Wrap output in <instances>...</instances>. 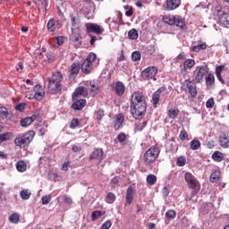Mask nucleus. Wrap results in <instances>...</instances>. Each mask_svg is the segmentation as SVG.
Masks as SVG:
<instances>
[{"label": "nucleus", "instance_id": "nucleus-1", "mask_svg": "<svg viewBox=\"0 0 229 229\" xmlns=\"http://www.w3.org/2000/svg\"><path fill=\"white\" fill-rule=\"evenodd\" d=\"M131 114L134 119H142L146 115L148 103L142 91H134L131 97Z\"/></svg>", "mask_w": 229, "mask_h": 229}, {"label": "nucleus", "instance_id": "nucleus-2", "mask_svg": "<svg viewBox=\"0 0 229 229\" xmlns=\"http://www.w3.org/2000/svg\"><path fill=\"white\" fill-rule=\"evenodd\" d=\"M47 81L50 94H59V92H62V81H64L62 72H53L52 76L47 78Z\"/></svg>", "mask_w": 229, "mask_h": 229}, {"label": "nucleus", "instance_id": "nucleus-3", "mask_svg": "<svg viewBox=\"0 0 229 229\" xmlns=\"http://www.w3.org/2000/svg\"><path fill=\"white\" fill-rule=\"evenodd\" d=\"M35 138V131H29L25 132L24 134H19L14 139V145L17 148H20L22 149V148H27V146H30L31 144V140Z\"/></svg>", "mask_w": 229, "mask_h": 229}, {"label": "nucleus", "instance_id": "nucleus-4", "mask_svg": "<svg viewBox=\"0 0 229 229\" xmlns=\"http://www.w3.org/2000/svg\"><path fill=\"white\" fill-rule=\"evenodd\" d=\"M158 155H160V149L157 146H152L148 149L144 156L143 161L146 165H150V164H154V162L158 158Z\"/></svg>", "mask_w": 229, "mask_h": 229}, {"label": "nucleus", "instance_id": "nucleus-5", "mask_svg": "<svg viewBox=\"0 0 229 229\" xmlns=\"http://www.w3.org/2000/svg\"><path fill=\"white\" fill-rule=\"evenodd\" d=\"M208 74V66L202 65L198 66L197 71L194 72V79L193 81L195 83H201L203 81V78Z\"/></svg>", "mask_w": 229, "mask_h": 229}, {"label": "nucleus", "instance_id": "nucleus-6", "mask_svg": "<svg viewBox=\"0 0 229 229\" xmlns=\"http://www.w3.org/2000/svg\"><path fill=\"white\" fill-rule=\"evenodd\" d=\"M158 73V68L155 66H148L145 70L142 71L141 76L143 80H154V81H157V74Z\"/></svg>", "mask_w": 229, "mask_h": 229}, {"label": "nucleus", "instance_id": "nucleus-7", "mask_svg": "<svg viewBox=\"0 0 229 229\" xmlns=\"http://www.w3.org/2000/svg\"><path fill=\"white\" fill-rule=\"evenodd\" d=\"M165 96H167V88L165 87H161L157 89L156 92L153 93L152 103L154 108H157L158 103H160V98H164Z\"/></svg>", "mask_w": 229, "mask_h": 229}, {"label": "nucleus", "instance_id": "nucleus-8", "mask_svg": "<svg viewBox=\"0 0 229 229\" xmlns=\"http://www.w3.org/2000/svg\"><path fill=\"white\" fill-rule=\"evenodd\" d=\"M44 96H46V91L44 90V88L40 84H37L34 87V95H30L28 97L26 96L27 99H36L37 101H40L41 99H44Z\"/></svg>", "mask_w": 229, "mask_h": 229}, {"label": "nucleus", "instance_id": "nucleus-9", "mask_svg": "<svg viewBox=\"0 0 229 229\" xmlns=\"http://www.w3.org/2000/svg\"><path fill=\"white\" fill-rule=\"evenodd\" d=\"M87 33H95V35H103L105 29L98 23L88 22L85 24Z\"/></svg>", "mask_w": 229, "mask_h": 229}, {"label": "nucleus", "instance_id": "nucleus-10", "mask_svg": "<svg viewBox=\"0 0 229 229\" xmlns=\"http://www.w3.org/2000/svg\"><path fill=\"white\" fill-rule=\"evenodd\" d=\"M196 65V61L194 59H186L182 64L180 65V72L182 76H187L188 71H191L192 67Z\"/></svg>", "mask_w": 229, "mask_h": 229}, {"label": "nucleus", "instance_id": "nucleus-11", "mask_svg": "<svg viewBox=\"0 0 229 229\" xmlns=\"http://www.w3.org/2000/svg\"><path fill=\"white\" fill-rule=\"evenodd\" d=\"M112 89L118 98H121L126 92V86H124L123 81H118L112 86Z\"/></svg>", "mask_w": 229, "mask_h": 229}, {"label": "nucleus", "instance_id": "nucleus-12", "mask_svg": "<svg viewBox=\"0 0 229 229\" xmlns=\"http://www.w3.org/2000/svg\"><path fill=\"white\" fill-rule=\"evenodd\" d=\"M184 180L191 189H196L198 185H199L198 179H196V177H194V175L189 172L184 174Z\"/></svg>", "mask_w": 229, "mask_h": 229}, {"label": "nucleus", "instance_id": "nucleus-13", "mask_svg": "<svg viewBox=\"0 0 229 229\" xmlns=\"http://www.w3.org/2000/svg\"><path fill=\"white\" fill-rule=\"evenodd\" d=\"M103 155H105L103 148H95L89 156V160H98V162H101Z\"/></svg>", "mask_w": 229, "mask_h": 229}, {"label": "nucleus", "instance_id": "nucleus-14", "mask_svg": "<svg viewBox=\"0 0 229 229\" xmlns=\"http://www.w3.org/2000/svg\"><path fill=\"white\" fill-rule=\"evenodd\" d=\"M219 145L224 149L229 148V132H223L219 137Z\"/></svg>", "mask_w": 229, "mask_h": 229}, {"label": "nucleus", "instance_id": "nucleus-15", "mask_svg": "<svg viewBox=\"0 0 229 229\" xmlns=\"http://www.w3.org/2000/svg\"><path fill=\"white\" fill-rule=\"evenodd\" d=\"M79 96H83V98H86V96H89V89L85 87L77 88L73 92L72 99H78Z\"/></svg>", "mask_w": 229, "mask_h": 229}, {"label": "nucleus", "instance_id": "nucleus-16", "mask_svg": "<svg viewBox=\"0 0 229 229\" xmlns=\"http://www.w3.org/2000/svg\"><path fill=\"white\" fill-rule=\"evenodd\" d=\"M56 28H62V24H56V20H55V18H51L47 23V31H49L50 33H55Z\"/></svg>", "mask_w": 229, "mask_h": 229}, {"label": "nucleus", "instance_id": "nucleus-17", "mask_svg": "<svg viewBox=\"0 0 229 229\" xmlns=\"http://www.w3.org/2000/svg\"><path fill=\"white\" fill-rule=\"evenodd\" d=\"M182 0H166V10L173 11L180 7Z\"/></svg>", "mask_w": 229, "mask_h": 229}, {"label": "nucleus", "instance_id": "nucleus-18", "mask_svg": "<svg viewBox=\"0 0 229 229\" xmlns=\"http://www.w3.org/2000/svg\"><path fill=\"white\" fill-rule=\"evenodd\" d=\"M87 106V100L85 99H76L75 102L72 105L73 110H83Z\"/></svg>", "mask_w": 229, "mask_h": 229}, {"label": "nucleus", "instance_id": "nucleus-19", "mask_svg": "<svg viewBox=\"0 0 229 229\" xmlns=\"http://www.w3.org/2000/svg\"><path fill=\"white\" fill-rule=\"evenodd\" d=\"M187 89L189 93L191 94V98H195L198 96V90L196 89V84L191 81H185Z\"/></svg>", "mask_w": 229, "mask_h": 229}, {"label": "nucleus", "instance_id": "nucleus-20", "mask_svg": "<svg viewBox=\"0 0 229 229\" xmlns=\"http://www.w3.org/2000/svg\"><path fill=\"white\" fill-rule=\"evenodd\" d=\"M80 69H81V64H80V62H73L71 65L70 74L71 76H76L80 72Z\"/></svg>", "mask_w": 229, "mask_h": 229}, {"label": "nucleus", "instance_id": "nucleus-21", "mask_svg": "<svg viewBox=\"0 0 229 229\" xmlns=\"http://www.w3.org/2000/svg\"><path fill=\"white\" fill-rule=\"evenodd\" d=\"M18 173H26L28 169V163L24 160H19L15 165Z\"/></svg>", "mask_w": 229, "mask_h": 229}, {"label": "nucleus", "instance_id": "nucleus-22", "mask_svg": "<svg viewBox=\"0 0 229 229\" xmlns=\"http://www.w3.org/2000/svg\"><path fill=\"white\" fill-rule=\"evenodd\" d=\"M123 123H124V114H117L114 120V130H119L121 126H123Z\"/></svg>", "mask_w": 229, "mask_h": 229}, {"label": "nucleus", "instance_id": "nucleus-23", "mask_svg": "<svg viewBox=\"0 0 229 229\" xmlns=\"http://www.w3.org/2000/svg\"><path fill=\"white\" fill-rule=\"evenodd\" d=\"M125 199L127 205H131V203H133V188L131 186L126 191Z\"/></svg>", "mask_w": 229, "mask_h": 229}, {"label": "nucleus", "instance_id": "nucleus-24", "mask_svg": "<svg viewBox=\"0 0 229 229\" xmlns=\"http://www.w3.org/2000/svg\"><path fill=\"white\" fill-rule=\"evenodd\" d=\"M81 69V72H84V74H90V72L92 71V64L89 63V61L84 60Z\"/></svg>", "mask_w": 229, "mask_h": 229}, {"label": "nucleus", "instance_id": "nucleus-25", "mask_svg": "<svg viewBox=\"0 0 229 229\" xmlns=\"http://www.w3.org/2000/svg\"><path fill=\"white\" fill-rule=\"evenodd\" d=\"M174 24L181 30H185V28H187V25L185 24V19L182 18V16H175Z\"/></svg>", "mask_w": 229, "mask_h": 229}, {"label": "nucleus", "instance_id": "nucleus-26", "mask_svg": "<svg viewBox=\"0 0 229 229\" xmlns=\"http://www.w3.org/2000/svg\"><path fill=\"white\" fill-rule=\"evenodd\" d=\"M165 223L166 225H168L169 221H173V219L176 218V211H174V209L167 210V212L165 213Z\"/></svg>", "mask_w": 229, "mask_h": 229}, {"label": "nucleus", "instance_id": "nucleus-27", "mask_svg": "<svg viewBox=\"0 0 229 229\" xmlns=\"http://www.w3.org/2000/svg\"><path fill=\"white\" fill-rule=\"evenodd\" d=\"M190 147L192 151H198V149L201 148V141H199L198 139H193L190 142Z\"/></svg>", "mask_w": 229, "mask_h": 229}, {"label": "nucleus", "instance_id": "nucleus-28", "mask_svg": "<svg viewBox=\"0 0 229 229\" xmlns=\"http://www.w3.org/2000/svg\"><path fill=\"white\" fill-rule=\"evenodd\" d=\"M214 83H216V77L214 76V73H208V75H206L207 87H214Z\"/></svg>", "mask_w": 229, "mask_h": 229}, {"label": "nucleus", "instance_id": "nucleus-29", "mask_svg": "<svg viewBox=\"0 0 229 229\" xmlns=\"http://www.w3.org/2000/svg\"><path fill=\"white\" fill-rule=\"evenodd\" d=\"M13 139V133L12 132H5L0 134V144H3V142H6V140H12Z\"/></svg>", "mask_w": 229, "mask_h": 229}, {"label": "nucleus", "instance_id": "nucleus-30", "mask_svg": "<svg viewBox=\"0 0 229 229\" xmlns=\"http://www.w3.org/2000/svg\"><path fill=\"white\" fill-rule=\"evenodd\" d=\"M175 19H176V16H174V15H170V14L165 15L163 17V21L165 24H169V26H174Z\"/></svg>", "mask_w": 229, "mask_h": 229}, {"label": "nucleus", "instance_id": "nucleus-31", "mask_svg": "<svg viewBox=\"0 0 229 229\" xmlns=\"http://www.w3.org/2000/svg\"><path fill=\"white\" fill-rule=\"evenodd\" d=\"M20 197L23 200H28V199H30V198H31V191L28 189L22 190L20 192Z\"/></svg>", "mask_w": 229, "mask_h": 229}, {"label": "nucleus", "instance_id": "nucleus-32", "mask_svg": "<svg viewBox=\"0 0 229 229\" xmlns=\"http://www.w3.org/2000/svg\"><path fill=\"white\" fill-rule=\"evenodd\" d=\"M220 178H221V172L216 170L211 174L210 182H212V183H216V182H219Z\"/></svg>", "mask_w": 229, "mask_h": 229}, {"label": "nucleus", "instance_id": "nucleus-33", "mask_svg": "<svg viewBox=\"0 0 229 229\" xmlns=\"http://www.w3.org/2000/svg\"><path fill=\"white\" fill-rule=\"evenodd\" d=\"M212 158L213 160H215V162H223V158H225V155H223V153L219 151H216L213 153Z\"/></svg>", "mask_w": 229, "mask_h": 229}, {"label": "nucleus", "instance_id": "nucleus-34", "mask_svg": "<svg viewBox=\"0 0 229 229\" xmlns=\"http://www.w3.org/2000/svg\"><path fill=\"white\" fill-rule=\"evenodd\" d=\"M208 46L206 45V43H202L197 46H193L191 47V51H194V53H199V51H203L205 49H207Z\"/></svg>", "mask_w": 229, "mask_h": 229}, {"label": "nucleus", "instance_id": "nucleus-35", "mask_svg": "<svg viewBox=\"0 0 229 229\" xmlns=\"http://www.w3.org/2000/svg\"><path fill=\"white\" fill-rule=\"evenodd\" d=\"M128 37L131 40H137L139 38V31L135 29H131L128 32Z\"/></svg>", "mask_w": 229, "mask_h": 229}, {"label": "nucleus", "instance_id": "nucleus-36", "mask_svg": "<svg viewBox=\"0 0 229 229\" xmlns=\"http://www.w3.org/2000/svg\"><path fill=\"white\" fill-rule=\"evenodd\" d=\"M71 22H72V31L74 30V28H78L80 25V20L74 16V14L70 15Z\"/></svg>", "mask_w": 229, "mask_h": 229}, {"label": "nucleus", "instance_id": "nucleus-37", "mask_svg": "<svg viewBox=\"0 0 229 229\" xmlns=\"http://www.w3.org/2000/svg\"><path fill=\"white\" fill-rule=\"evenodd\" d=\"M32 120L30 116L23 118L21 120V126L22 128H28V126H30V124L32 123Z\"/></svg>", "mask_w": 229, "mask_h": 229}, {"label": "nucleus", "instance_id": "nucleus-38", "mask_svg": "<svg viewBox=\"0 0 229 229\" xmlns=\"http://www.w3.org/2000/svg\"><path fill=\"white\" fill-rule=\"evenodd\" d=\"M219 21L225 26H229V13H224L220 16Z\"/></svg>", "mask_w": 229, "mask_h": 229}, {"label": "nucleus", "instance_id": "nucleus-39", "mask_svg": "<svg viewBox=\"0 0 229 229\" xmlns=\"http://www.w3.org/2000/svg\"><path fill=\"white\" fill-rule=\"evenodd\" d=\"M157 175L155 174H150L147 176V183L148 185H155V183H157Z\"/></svg>", "mask_w": 229, "mask_h": 229}, {"label": "nucleus", "instance_id": "nucleus-40", "mask_svg": "<svg viewBox=\"0 0 229 229\" xmlns=\"http://www.w3.org/2000/svg\"><path fill=\"white\" fill-rule=\"evenodd\" d=\"M19 219H21V216L17 213L12 214L9 217L10 223H13V225H17L19 223Z\"/></svg>", "mask_w": 229, "mask_h": 229}, {"label": "nucleus", "instance_id": "nucleus-41", "mask_svg": "<svg viewBox=\"0 0 229 229\" xmlns=\"http://www.w3.org/2000/svg\"><path fill=\"white\" fill-rule=\"evenodd\" d=\"M103 215H104L103 211H99V210L93 211L91 214V220L98 221V219H99Z\"/></svg>", "mask_w": 229, "mask_h": 229}, {"label": "nucleus", "instance_id": "nucleus-42", "mask_svg": "<svg viewBox=\"0 0 229 229\" xmlns=\"http://www.w3.org/2000/svg\"><path fill=\"white\" fill-rule=\"evenodd\" d=\"M178 114H180V110L174 108L169 109L168 117H170V119H176V117H178Z\"/></svg>", "mask_w": 229, "mask_h": 229}, {"label": "nucleus", "instance_id": "nucleus-43", "mask_svg": "<svg viewBox=\"0 0 229 229\" xmlns=\"http://www.w3.org/2000/svg\"><path fill=\"white\" fill-rule=\"evenodd\" d=\"M47 123L44 122L43 126H40L38 129V135L41 137L46 135V133H47Z\"/></svg>", "mask_w": 229, "mask_h": 229}, {"label": "nucleus", "instance_id": "nucleus-44", "mask_svg": "<svg viewBox=\"0 0 229 229\" xmlns=\"http://www.w3.org/2000/svg\"><path fill=\"white\" fill-rule=\"evenodd\" d=\"M98 58V55H96L95 53H89L87 58L85 59L88 63H89L91 65H93L94 62H96V59Z\"/></svg>", "mask_w": 229, "mask_h": 229}, {"label": "nucleus", "instance_id": "nucleus-45", "mask_svg": "<svg viewBox=\"0 0 229 229\" xmlns=\"http://www.w3.org/2000/svg\"><path fill=\"white\" fill-rule=\"evenodd\" d=\"M179 139L182 141L191 140V139L189 138V133L187 132V131H185V129L181 131Z\"/></svg>", "mask_w": 229, "mask_h": 229}, {"label": "nucleus", "instance_id": "nucleus-46", "mask_svg": "<svg viewBox=\"0 0 229 229\" xmlns=\"http://www.w3.org/2000/svg\"><path fill=\"white\" fill-rule=\"evenodd\" d=\"M90 85V92L91 94H93V96H96V94H98L99 92V87H98L94 82L90 81L89 82Z\"/></svg>", "mask_w": 229, "mask_h": 229}, {"label": "nucleus", "instance_id": "nucleus-47", "mask_svg": "<svg viewBox=\"0 0 229 229\" xmlns=\"http://www.w3.org/2000/svg\"><path fill=\"white\" fill-rule=\"evenodd\" d=\"M185 164H187V158H185V157H179L177 158L176 165L179 167H183V165H185Z\"/></svg>", "mask_w": 229, "mask_h": 229}, {"label": "nucleus", "instance_id": "nucleus-48", "mask_svg": "<svg viewBox=\"0 0 229 229\" xmlns=\"http://www.w3.org/2000/svg\"><path fill=\"white\" fill-rule=\"evenodd\" d=\"M114 201H115V194H114L113 192H109L106 195V202L109 204L114 203Z\"/></svg>", "mask_w": 229, "mask_h": 229}, {"label": "nucleus", "instance_id": "nucleus-49", "mask_svg": "<svg viewBox=\"0 0 229 229\" xmlns=\"http://www.w3.org/2000/svg\"><path fill=\"white\" fill-rule=\"evenodd\" d=\"M117 140L120 142V144H123V142H126V133L120 132L117 135Z\"/></svg>", "mask_w": 229, "mask_h": 229}, {"label": "nucleus", "instance_id": "nucleus-50", "mask_svg": "<svg viewBox=\"0 0 229 229\" xmlns=\"http://www.w3.org/2000/svg\"><path fill=\"white\" fill-rule=\"evenodd\" d=\"M141 58L140 52L139 51H134L131 55V59L133 62H139Z\"/></svg>", "mask_w": 229, "mask_h": 229}, {"label": "nucleus", "instance_id": "nucleus-51", "mask_svg": "<svg viewBox=\"0 0 229 229\" xmlns=\"http://www.w3.org/2000/svg\"><path fill=\"white\" fill-rule=\"evenodd\" d=\"M80 126V120L78 118H73L70 123V128L74 130V128H78Z\"/></svg>", "mask_w": 229, "mask_h": 229}, {"label": "nucleus", "instance_id": "nucleus-52", "mask_svg": "<svg viewBox=\"0 0 229 229\" xmlns=\"http://www.w3.org/2000/svg\"><path fill=\"white\" fill-rule=\"evenodd\" d=\"M147 125H148V121H144L143 123H138L136 125L137 131H142Z\"/></svg>", "mask_w": 229, "mask_h": 229}, {"label": "nucleus", "instance_id": "nucleus-53", "mask_svg": "<svg viewBox=\"0 0 229 229\" xmlns=\"http://www.w3.org/2000/svg\"><path fill=\"white\" fill-rule=\"evenodd\" d=\"M216 106V101L214 100V98H210L206 102V107L207 108H212Z\"/></svg>", "mask_w": 229, "mask_h": 229}, {"label": "nucleus", "instance_id": "nucleus-54", "mask_svg": "<svg viewBox=\"0 0 229 229\" xmlns=\"http://www.w3.org/2000/svg\"><path fill=\"white\" fill-rule=\"evenodd\" d=\"M96 117L98 121H101V119L105 117V111L103 109H98L97 111Z\"/></svg>", "mask_w": 229, "mask_h": 229}, {"label": "nucleus", "instance_id": "nucleus-55", "mask_svg": "<svg viewBox=\"0 0 229 229\" xmlns=\"http://www.w3.org/2000/svg\"><path fill=\"white\" fill-rule=\"evenodd\" d=\"M0 117H8V109L6 107H0Z\"/></svg>", "mask_w": 229, "mask_h": 229}, {"label": "nucleus", "instance_id": "nucleus-56", "mask_svg": "<svg viewBox=\"0 0 229 229\" xmlns=\"http://www.w3.org/2000/svg\"><path fill=\"white\" fill-rule=\"evenodd\" d=\"M42 205H47L51 202V195H47L42 197Z\"/></svg>", "mask_w": 229, "mask_h": 229}, {"label": "nucleus", "instance_id": "nucleus-57", "mask_svg": "<svg viewBox=\"0 0 229 229\" xmlns=\"http://www.w3.org/2000/svg\"><path fill=\"white\" fill-rule=\"evenodd\" d=\"M111 227H112V221H111V220L106 221V222L102 225V226H101L102 229H110Z\"/></svg>", "mask_w": 229, "mask_h": 229}, {"label": "nucleus", "instance_id": "nucleus-58", "mask_svg": "<svg viewBox=\"0 0 229 229\" xmlns=\"http://www.w3.org/2000/svg\"><path fill=\"white\" fill-rule=\"evenodd\" d=\"M64 202L66 204V205H72V199L67 195H64Z\"/></svg>", "mask_w": 229, "mask_h": 229}, {"label": "nucleus", "instance_id": "nucleus-59", "mask_svg": "<svg viewBox=\"0 0 229 229\" xmlns=\"http://www.w3.org/2000/svg\"><path fill=\"white\" fill-rule=\"evenodd\" d=\"M30 119L32 120V123L34 122V121H37V119H38L39 117H40V112L39 111H36V112H34V114L31 115V116H30Z\"/></svg>", "mask_w": 229, "mask_h": 229}, {"label": "nucleus", "instance_id": "nucleus-60", "mask_svg": "<svg viewBox=\"0 0 229 229\" xmlns=\"http://www.w3.org/2000/svg\"><path fill=\"white\" fill-rule=\"evenodd\" d=\"M24 108H26V104H18L15 106V110H17L18 112H24Z\"/></svg>", "mask_w": 229, "mask_h": 229}, {"label": "nucleus", "instance_id": "nucleus-61", "mask_svg": "<svg viewBox=\"0 0 229 229\" xmlns=\"http://www.w3.org/2000/svg\"><path fill=\"white\" fill-rule=\"evenodd\" d=\"M116 17L118 24H124V22H123V13L121 12L116 13Z\"/></svg>", "mask_w": 229, "mask_h": 229}, {"label": "nucleus", "instance_id": "nucleus-62", "mask_svg": "<svg viewBox=\"0 0 229 229\" xmlns=\"http://www.w3.org/2000/svg\"><path fill=\"white\" fill-rule=\"evenodd\" d=\"M186 58L187 55H185V52H182L176 56V60H186Z\"/></svg>", "mask_w": 229, "mask_h": 229}, {"label": "nucleus", "instance_id": "nucleus-63", "mask_svg": "<svg viewBox=\"0 0 229 229\" xmlns=\"http://www.w3.org/2000/svg\"><path fill=\"white\" fill-rule=\"evenodd\" d=\"M72 151H73V153H80V151H81V147H78L77 145H72Z\"/></svg>", "mask_w": 229, "mask_h": 229}, {"label": "nucleus", "instance_id": "nucleus-64", "mask_svg": "<svg viewBox=\"0 0 229 229\" xmlns=\"http://www.w3.org/2000/svg\"><path fill=\"white\" fill-rule=\"evenodd\" d=\"M71 164V162L67 161L64 162L62 165V171H69V165Z\"/></svg>", "mask_w": 229, "mask_h": 229}]
</instances>
